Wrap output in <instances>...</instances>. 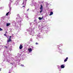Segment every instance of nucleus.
Wrapping results in <instances>:
<instances>
[{"label":"nucleus","mask_w":73,"mask_h":73,"mask_svg":"<svg viewBox=\"0 0 73 73\" xmlns=\"http://www.w3.org/2000/svg\"><path fill=\"white\" fill-rule=\"evenodd\" d=\"M43 7L42 5H40V9L41 10L40 11V13H41L42 12V11L43 10Z\"/></svg>","instance_id":"obj_1"},{"label":"nucleus","mask_w":73,"mask_h":73,"mask_svg":"<svg viewBox=\"0 0 73 73\" xmlns=\"http://www.w3.org/2000/svg\"><path fill=\"white\" fill-rule=\"evenodd\" d=\"M23 45H22V44H21L19 46L20 49H21L23 48Z\"/></svg>","instance_id":"obj_2"},{"label":"nucleus","mask_w":73,"mask_h":73,"mask_svg":"<svg viewBox=\"0 0 73 73\" xmlns=\"http://www.w3.org/2000/svg\"><path fill=\"white\" fill-rule=\"evenodd\" d=\"M11 25V23H7L6 24V26L7 27H8V26H9V25Z\"/></svg>","instance_id":"obj_3"},{"label":"nucleus","mask_w":73,"mask_h":73,"mask_svg":"<svg viewBox=\"0 0 73 73\" xmlns=\"http://www.w3.org/2000/svg\"><path fill=\"white\" fill-rule=\"evenodd\" d=\"M68 60V57H67L64 60V62H66V61H67Z\"/></svg>","instance_id":"obj_4"},{"label":"nucleus","mask_w":73,"mask_h":73,"mask_svg":"<svg viewBox=\"0 0 73 73\" xmlns=\"http://www.w3.org/2000/svg\"><path fill=\"white\" fill-rule=\"evenodd\" d=\"M61 68H65V66L63 64L61 66Z\"/></svg>","instance_id":"obj_5"},{"label":"nucleus","mask_w":73,"mask_h":73,"mask_svg":"<svg viewBox=\"0 0 73 73\" xmlns=\"http://www.w3.org/2000/svg\"><path fill=\"white\" fill-rule=\"evenodd\" d=\"M10 41H12V40H11V39H9V40H7V42H10Z\"/></svg>","instance_id":"obj_6"},{"label":"nucleus","mask_w":73,"mask_h":73,"mask_svg":"<svg viewBox=\"0 0 73 73\" xmlns=\"http://www.w3.org/2000/svg\"><path fill=\"white\" fill-rule=\"evenodd\" d=\"M53 14V12H51L50 13V14L49 15V16H51V15H52Z\"/></svg>","instance_id":"obj_7"},{"label":"nucleus","mask_w":73,"mask_h":73,"mask_svg":"<svg viewBox=\"0 0 73 73\" xmlns=\"http://www.w3.org/2000/svg\"><path fill=\"white\" fill-rule=\"evenodd\" d=\"M29 51L30 52H31V51H32V48H30L29 49Z\"/></svg>","instance_id":"obj_8"},{"label":"nucleus","mask_w":73,"mask_h":73,"mask_svg":"<svg viewBox=\"0 0 73 73\" xmlns=\"http://www.w3.org/2000/svg\"><path fill=\"white\" fill-rule=\"evenodd\" d=\"M9 12H8L7 13L6 15V16H8V14H9Z\"/></svg>","instance_id":"obj_9"},{"label":"nucleus","mask_w":73,"mask_h":73,"mask_svg":"<svg viewBox=\"0 0 73 73\" xmlns=\"http://www.w3.org/2000/svg\"><path fill=\"white\" fill-rule=\"evenodd\" d=\"M38 19H39V20H42V18H41V17H39L38 18Z\"/></svg>","instance_id":"obj_10"},{"label":"nucleus","mask_w":73,"mask_h":73,"mask_svg":"<svg viewBox=\"0 0 73 73\" xmlns=\"http://www.w3.org/2000/svg\"><path fill=\"white\" fill-rule=\"evenodd\" d=\"M3 29L0 28V31H2Z\"/></svg>","instance_id":"obj_11"},{"label":"nucleus","mask_w":73,"mask_h":73,"mask_svg":"<svg viewBox=\"0 0 73 73\" xmlns=\"http://www.w3.org/2000/svg\"><path fill=\"white\" fill-rule=\"evenodd\" d=\"M21 66H22L23 67L24 66L23 64H21Z\"/></svg>","instance_id":"obj_12"},{"label":"nucleus","mask_w":73,"mask_h":73,"mask_svg":"<svg viewBox=\"0 0 73 73\" xmlns=\"http://www.w3.org/2000/svg\"><path fill=\"white\" fill-rule=\"evenodd\" d=\"M12 37V36H10V37L9 38V39H11V37Z\"/></svg>","instance_id":"obj_13"},{"label":"nucleus","mask_w":73,"mask_h":73,"mask_svg":"<svg viewBox=\"0 0 73 73\" xmlns=\"http://www.w3.org/2000/svg\"><path fill=\"white\" fill-rule=\"evenodd\" d=\"M4 36H7V35H6V34H4Z\"/></svg>","instance_id":"obj_14"},{"label":"nucleus","mask_w":73,"mask_h":73,"mask_svg":"<svg viewBox=\"0 0 73 73\" xmlns=\"http://www.w3.org/2000/svg\"><path fill=\"white\" fill-rule=\"evenodd\" d=\"M35 44L36 45H38V43L37 42H36Z\"/></svg>","instance_id":"obj_15"},{"label":"nucleus","mask_w":73,"mask_h":73,"mask_svg":"<svg viewBox=\"0 0 73 73\" xmlns=\"http://www.w3.org/2000/svg\"><path fill=\"white\" fill-rule=\"evenodd\" d=\"M22 4H23V5L24 4V2H23V3H22Z\"/></svg>","instance_id":"obj_16"},{"label":"nucleus","mask_w":73,"mask_h":73,"mask_svg":"<svg viewBox=\"0 0 73 73\" xmlns=\"http://www.w3.org/2000/svg\"><path fill=\"white\" fill-rule=\"evenodd\" d=\"M22 7H25V6H22Z\"/></svg>","instance_id":"obj_17"},{"label":"nucleus","mask_w":73,"mask_h":73,"mask_svg":"<svg viewBox=\"0 0 73 73\" xmlns=\"http://www.w3.org/2000/svg\"><path fill=\"white\" fill-rule=\"evenodd\" d=\"M29 9H28L27 10V11H29Z\"/></svg>","instance_id":"obj_18"},{"label":"nucleus","mask_w":73,"mask_h":73,"mask_svg":"<svg viewBox=\"0 0 73 73\" xmlns=\"http://www.w3.org/2000/svg\"><path fill=\"white\" fill-rule=\"evenodd\" d=\"M5 48H7V46H5Z\"/></svg>","instance_id":"obj_19"},{"label":"nucleus","mask_w":73,"mask_h":73,"mask_svg":"<svg viewBox=\"0 0 73 73\" xmlns=\"http://www.w3.org/2000/svg\"><path fill=\"white\" fill-rule=\"evenodd\" d=\"M1 68H0V71H1Z\"/></svg>","instance_id":"obj_20"},{"label":"nucleus","mask_w":73,"mask_h":73,"mask_svg":"<svg viewBox=\"0 0 73 73\" xmlns=\"http://www.w3.org/2000/svg\"><path fill=\"white\" fill-rule=\"evenodd\" d=\"M25 1H27V0H25Z\"/></svg>","instance_id":"obj_21"},{"label":"nucleus","mask_w":73,"mask_h":73,"mask_svg":"<svg viewBox=\"0 0 73 73\" xmlns=\"http://www.w3.org/2000/svg\"><path fill=\"white\" fill-rule=\"evenodd\" d=\"M5 33H7V32L6 31V32H5Z\"/></svg>","instance_id":"obj_22"}]
</instances>
